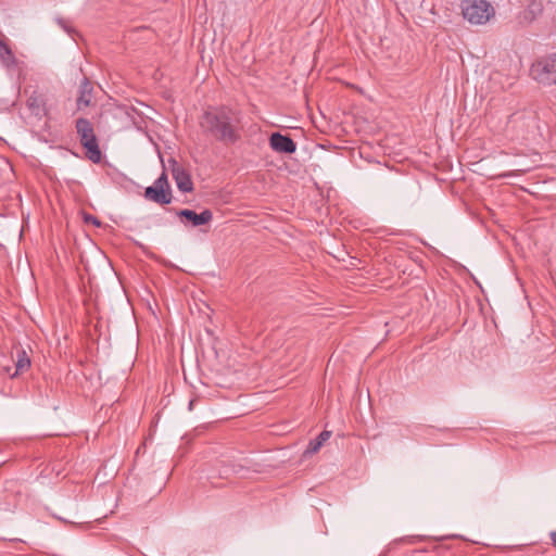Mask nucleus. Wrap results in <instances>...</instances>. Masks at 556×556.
<instances>
[{
  "label": "nucleus",
  "instance_id": "nucleus-1",
  "mask_svg": "<svg viewBox=\"0 0 556 556\" xmlns=\"http://www.w3.org/2000/svg\"><path fill=\"white\" fill-rule=\"evenodd\" d=\"M200 127L204 135L226 144L240 139L238 121L232 111L225 106L205 111L200 118Z\"/></svg>",
  "mask_w": 556,
  "mask_h": 556
},
{
  "label": "nucleus",
  "instance_id": "nucleus-2",
  "mask_svg": "<svg viewBox=\"0 0 556 556\" xmlns=\"http://www.w3.org/2000/svg\"><path fill=\"white\" fill-rule=\"evenodd\" d=\"M76 131L80 144L86 149V156L93 163H99L102 153L91 122L80 117L76 121Z\"/></svg>",
  "mask_w": 556,
  "mask_h": 556
},
{
  "label": "nucleus",
  "instance_id": "nucleus-3",
  "mask_svg": "<svg viewBox=\"0 0 556 556\" xmlns=\"http://www.w3.org/2000/svg\"><path fill=\"white\" fill-rule=\"evenodd\" d=\"M460 8L464 18L473 25H483L495 14L486 0H463Z\"/></svg>",
  "mask_w": 556,
  "mask_h": 556
},
{
  "label": "nucleus",
  "instance_id": "nucleus-4",
  "mask_svg": "<svg viewBox=\"0 0 556 556\" xmlns=\"http://www.w3.org/2000/svg\"><path fill=\"white\" fill-rule=\"evenodd\" d=\"M530 76L544 87L556 85V53L542 56L532 63Z\"/></svg>",
  "mask_w": 556,
  "mask_h": 556
},
{
  "label": "nucleus",
  "instance_id": "nucleus-5",
  "mask_svg": "<svg viewBox=\"0 0 556 556\" xmlns=\"http://www.w3.org/2000/svg\"><path fill=\"white\" fill-rule=\"evenodd\" d=\"M172 164V175L176 181L177 188L182 192H191L193 182L188 170L181 166L176 160H169Z\"/></svg>",
  "mask_w": 556,
  "mask_h": 556
},
{
  "label": "nucleus",
  "instance_id": "nucleus-6",
  "mask_svg": "<svg viewBox=\"0 0 556 556\" xmlns=\"http://www.w3.org/2000/svg\"><path fill=\"white\" fill-rule=\"evenodd\" d=\"M176 215L181 219H186L193 227H199L208 224L213 219V213L208 208L203 210L201 213H197L189 208H184L177 211Z\"/></svg>",
  "mask_w": 556,
  "mask_h": 556
},
{
  "label": "nucleus",
  "instance_id": "nucleus-7",
  "mask_svg": "<svg viewBox=\"0 0 556 556\" xmlns=\"http://www.w3.org/2000/svg\"><path fill=\"white\" fill-rule=\"evenodd\" d=\"M270 148L278 153L292 154L296 151V143L290 136L273 132L269 137Z\"/></svg>",
  "mask_w": 556,
  "mask_h": 556
},
{
  "label": "nucleus",
  "instance_id": "nucleus-8",
  "mask_svg": "<svg viewBox=\"0 0 556 556\" xmlns=\"http://www.w3.org/2000/svg\"><path fill=\"white\" fill-rule=\"evenodd\" d=\"M144 198L154 203L165 205L172 202L173 194L170 189H164L152 185L146 188Z\"/></svg>",
  "mask_w": 556,
  "mask_h": 556
},
{
  "label": "nucleus",
  "instance_id": "nucleus-9",
  "mask_svg": "<svg viewBox=\"0 0 556 556\" xmlns=\"http://www.w3.org/2000/svg\"><path fill=\"white\" fill-rule=\"evenodd\" d=\"M93 86L89 78L84 76L79 84L76 104L78 110H83L91 104Z\"/></svg>",
  "mask_w": 556,
  "mask_h": 556
},
{
  "label": "nucleus",
  "instance_id": "nucleus-10",
  "mask_svg": "<svg viewBox=\"0 0 556 556\" xmlns=\"http://www.w3.org/2000/svg\"><path fill=\"white\" fill-rule=\"evenodd\" d=\"M27 106L33 114L41 116L46 113V101L42 94L33 92L27 99Z\"/></svg>",
  "mask_w": 556,
  "mask_h": 556
},
{
  "label": "nucleus",
  "instance_id": "nucleus-11",
  "mask_svg": "<svg viewBox=\"0 0 556 556\" xmlns=\"http://www.w3.org/2000/svg\"><path fill=\"white\" fill-rule=\"evenodd\" d=\"M330 437H331V431L324 430L323 432H320L318 434V437H316L314 440L309 441V443L304 452V456L313 455V454L317 453L320 450V447L324 445V443L329 440Z\"/></svg>",
  "mask_w": 556,
  "mask_h": 556
},
{
  "label": "nucleus",
  "instance_id": "nucleus-12",
  "mask_svg": "<svg viewBox=\"0 0 556 556\" xmlns=\"http://www.w3.org/2000/svg\"><path fill=\"white\" fill-rule=\"evenodd\" d=\"M0 60L5 67L14 66L16 59L11 48L0 38Z\"/></svg>",
  "mask_w": 556,
  "mask_h": 556
},
{
  "label": "nucleus",
  "instance_id": "nucleus-13",
  "mask_svg": "<svg viewBox=\"0 0 556 556\" xmlns=\"http://www.w3.org/2000/svg\"><path fill=\"white\" fill-rule=\"evenodd\" d=\"M30 367V359L27 356L25 351H18L17 352V361L15 364V372L12 375V377L17 376L20 372H24Z\"/></svg>",
  "mask_w": 556,
  "mask_h": 556
},
{
  "label": "nucleus",
  "instance_id": "nucleus-14",
  "mask_svg": "<svg viewBox=\"0 0 556 556\" xmlns=\"http://www.w3.org/2000/svg\"><path fill=\"white\" fill-rule=\"evenodd\" d=\"M520 18V23H526V24H530L534 18H535V13H534V10L532 8H528L526 9L521 15L519 16Z\"/></svg>",
  "mask_w": 556,
  "mask_h": 556
},
{
  "label": "nucleus",
  "instance_id": "nucleus-15",
  "mask_svg": "<svg viewBox=\"0 0 556 556\" xmlns=\"http://www.w3.org/2000/svg\"><path fill=\"white\" fill-rule=\"evenodd\" d=\"M156 187H162L164 189H169L167 176L165 173H162V175L154 181L153 184Z\"/></svg>",
  "mask_w": 556,
  "mask_h": 556
},
{
  "label": "nucleus",
  "instance_id": "nucleus-16",
  "mask_svg": "<svg viewBox=\"0 0 556 556\" xmlns=\"http://www.w3.org/2000/svg\"><path fill=\"white\" fill-rule=\"evenodd\" d=\"M85 222L87 224H92L97 227H99L101 225L100 220L96 217V216H92V215H86L85 216Z\"/></svg>",
  "mask_w": 556,
  "mask_h": 556
},
{
  "label": "nucleus",
  "instance_id": "nucleus-17",
  "mask_svg": "<svg viewBox=\"0 0 556 556\" xmlns=\"http://www.w3.org/2000/svg\"><path fill=\"white\" fill-rule=\"evenodd\" d=\"M58 24L67 33H71V28L66 25V22L62 18H58Z\"/></svg>",
  "mask_w": 556,
  "mask_h": 556
},
{
  "label": "nucleus",
  "instance_id": "nucleus-18",
  "mask_svg": "<svg viewBox=\"0 0 556 556\" xmlns=\"http://www.w3.org/2000/svg\"><path fill=\"white\" fill-rule=\"evenodd\" d=\"M521 172L522 170L508 172V173L501 174L500 177H514V176H518Z\"/></svg>",
  "mask_w": 556,
  "mask_h": 556
},
{
  "label": "nucleus",
  "instance_id": "nucleus-19",
  "mask_svg": "<svg viewBox=\"0 0 556 556\" xmlns=\"http://www.w3.org/2000/svg\"><path fill=\"white\" fill-rule=\"evenodd\" d=\"M549 539H551V542H552L553 546L556 547V530L549 532Z\"/></svg>",
  "mask_w": 556,
  "mask_h": 556
},
{
  "label": "nucleus",
  "instance_id": "nucleus-20",
  "mask_svg": "<svg viewBox=\"0 0 556 556\" xmlns=\"http://www.w3.org/2000/svg\"><path fill=\"white\" fill-rule=\"evenodd\" d=\"M520 117H521V116H520V115H518V114H513V115L510 116V121H509V122H510V123H516V122H518V121L520 119Z\"/></svg>",
  "mask_w": 556,
  "mask_h": 556
},
{
  "label": "nucleus",
  "instance_id": "nucleus-21",
  "mask_svg": "<svg viewBox=\"0 0 556 556\" xmlns=\"http://www.w3.org/2000/svg\"><path fill=\"white\" fill-rule=\"evenodd\" d=\"M193 407V401H190L189 408L191 409Z\"/></svg>",
  "mask_w": 556,
  "mask_h": 556
}]
</instances>
